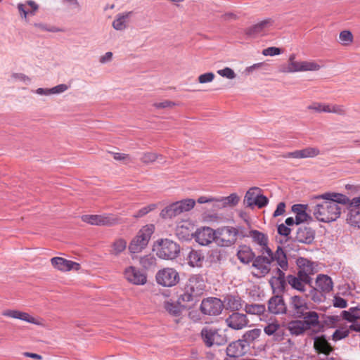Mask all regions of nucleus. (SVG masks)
I'll list each match as a JSON object with an SVG mask.
<instances>
[{"instance_id": "nucleus-56", "label": "nucleus", "mask_w": 360, "mask_h": 360, "mask_svg": "<svg viewBox=\"0 0 360 360\" xmlns=\"http://www.w3.org/2000/svg\"><path fill=\"white\" fill-rule=\"evenodd\" d=\"M346 112V108L343 105L331 104V113L343 116Z\"/></svg>"}, {"instance_id": "nucleus-8", "label": "nucleus", "mask_w": 360, "mask_h": 360, "mask_svg": "<svg viewBox=\"0 0 360 360\" xmlns=\"http://www.w3.org/2000/svg\"><path fill=\"white\" fill-rule=\"evenodd\" d=\"M235 227L223 226L215 230V243L220 247H230L236 242Z\"/></svg>"}, {"instance_id": "nucleus-55", "label": "nucleus", "mask_w": 360, "mask_h": 360, "mask_svg": "<svg viewBox=\"0 0 360 360\" xmlns=\"http://www.w3.org/2000/svg\"><path fill=\"white\" fill-rule=\"evenodd\" d=\"M281 52L282 51L280 48L271 46V47H268L266 49H264L262 51V54L266 56H274L281 54Z\"/></svg>"}, {"instance_id": "nucleus-2", "label": "nucleus", "mask_w": 360, "mask_h": 360, "mask_svg": "<svg viewBox=\"0 0 360 360\" xmlns=\"http://www.w3.org/2000/svg\"><path fill=\"white\" fill-rule=\"evenodd\" d=\"M263 255L255 257L252 260V266L254 269L252 271L254 276L262 278L267 275L271 270V264L273 262H276L277 265L283 269L287 268V256L281 246L278 245L274 252L272 251L271 255L264 256Z\"/></svg>"}, {"instance_id": "nucleus-61", "label": "nucleus", "mask_w": 360, "mask_h": 360, "mask_svg": "<svg viewBox=\"0 0 360 360\" xmlns=\"http://www.w3.org/2000/svg\"><path fill=\"white\" fill-rule=\"evenodd\" d=\"M323 103L319 102H314L311 105L307 106V109L310 110H313L316 112L321 113L322 112Z\"/></svg>"}, {"instance_id": "nucleus-46", "label": "nucleus", "mask_w": 360, "mask_h": 360, "mask_svg": "<svg viewBox=\"0 0 360 360\" xmlns=\"http://www.w3.org/2000/svg\"><path fill=\"white\" fill-rule=\"evenodd\" d=\"M159 157H162V156L155 153L146 152V153H143V155L141 158V161L144 164H150V163L154 162L155 160H157Z\"/></svg>"}, {"instance_id": "nucleus-35", "label": "nucleus", "mask_w": 360, "mask_h": 360, "mask_svg": "<svg viewBox=\"0 0 360 360\" xmlns=\"http://www.w3.org/2000/svg\"><path fill=\"white\" fill-rule=\"evenodd\" d=\"M347 221L352 226L360 229V208L349 210Z\"/></svg>"}, {"instance_id": "nucleus-49", "label": "nucleus", "mask_w": 360, "mask_h": 360, "mask_svg": "<svg viewBox=\"0 0 360 360\" xmlns=\"http://www.w3.org/2000/svg\"><path fill=\"white\" fill-rule=\"evenodd\" d=\"M157 207V205L155 204H150L146 207H142L136 213H135L133 217L134 218H141L146 215L150 212L154 210Z\"/></svg>"}, {"instance_id": "nucleus-29", "label": "nucleus", "mask_w": 360, "mask_h": 360, "mask_svg": "<svg viewBox=\"0 0 360 360\" xmlns=\"http://www.w3.org/2000/svg\"><path fill=\"white\" fill-rule=\"evenodd\" d=\"M316 290L327 293L332 290L333 283L332 279L327 275L319 274L316 279Z\"/></svg>"}, {"instance_id": "nucleus-31", "label": "nucleus", "mask_w": 360, "mask_h": 360, "mask_svg": "<svg viewBox=\"0 0 360 360\" xmlns=\"http://www.w3.org/2000/svg\"><path fill=\"white\" fill-rule=\"evenodd\" d=\"M238 259L243 264H249L255 257V252L250 246L241 245L237 252Z\"/></svg>"}, {"instance_id": "nucleus-20", "label": "nucleus", "mask_w": 360, "mask_h": 360, "mask_svg": "<svg viewBox=\"0 0 360 360\" xmlns=\"http://www.w3.org/2000/svg\"><path fill=\"white\" fill-rule=\"evenodd\" d=\"M51 263L56 269L60 271H78L80 269L79 263L59 257H53Z\"/></svg>"}, {"instance_id": "nucleus-51", "label": "nucleus", "mask_w": 360, "mask_h": 360, "mask_svg": "<svg viewBox=\"0 0 360 360\" xmlns=\"http://www.w3.org/2000/svg\"><path fill=\"white\" fill-rule=\"evenodd\" d=\"M11 78L13 82L19 81L25 84H28L31 82V79L23 73H13L11 75Z\"/></svg>"}, {"instance_id": "nucleus-64", "label": "nucleus", "mask_w": 360, "mask_h": 360, "mask_svg": "<svg viewBox=\"0 0 360 360\" xmlns=\"http://www.w3.org/2000/svg\"><path fill=\"white\" fill-rule=\"evenodd\" d=\"M347 204H349V207H348L349 211V210H352V209L360 208V196L354 198L352 200H349V201Z\"/></svg>"}, {"instance_id": "nucleus-34", "label": "nucleus", "mask_w": 360, "mask_h": 360, "mask_svg": "<svg viewBox=\"0 0 360 360\" xmlns=\"http://www.w3.org/2000/svg\"><path fill=\"white\" fill-rule=\"evenodd\" d=\"M262 193V191L259 187H252L245 193L244 198V203L247 207H252L254 201L257 200V198Z\"/></svg>"}, {"instance_id": "nucleus-9", "label": "nucleus", "mask_w": 360, "mask_h": 360, "mask_svg": "<svg viewBox=\"0 0 360 360\" xmlns=\"http://www.w3.org/2000/svg\"><path fill=\"white\" fill-rule=\"evenodd\" d=\"M248 236L251 238L252 243L257 248L259 252L267 255H272V250L269 246V236L266 233L252 229L249 231Z\"/></svg>"}, {"instance_id": "nucleus-59", "label": "nucleus", "mask_w": 360, "mask_h": 360, "mask_svg": "<svg viewBox=\"0 0 360 360\" xmlns=\"http://www.w3.org/2000/svg\"><path fill=\"white\" fill-rule=\"evenodd\" d=\"M311 219V217L306 212L300 213L295 216V224H300Z\"/></svg>"}, {"instance_id": "nucleus-24", "label": "nucleus", "mask_w": 360, "mask_h": 360, "mask_svg": "<svg viewBox=\"0 0 360 360\" xmlns=\"http://www.w3.org/2000/svg\"><path fill=\"white\" fill-rule=\"evenodd\" d=\"M269 311L274 314H285L287 307L281 296L276 295L272 297L268 302Z\"/></svg>"}, {"instance_id": "nucleus-25", "label": "nucleus", "mask_w": 360, "mask_h": 360, "mask_svg": "<svg viewBox=\"0 0 360 360\" xmlns=\"http://www.w3.org/2000/svg\"><path fill=\"white\" fill-rule=\"evenodd\" d=\"M315 231L310 227L301 226L296 233V240L302 243L311 244L314 240Z\"/></svg>"}, {"instance_id": "nucleus-38", "label": "nucleus", "mask_w": 360, "mask_h": 360, "mask_svg": "<svg viewBox=\"0 0 360 360\" xmlns=\"http://www.w3.org/2000/svg\"><path fill=\"white\" fill-rule=\"evenodd\" d=\"M244 310L247 314L253 315H261L263 314L266 310L264 304H245Z\"/></svg>"}, {"instance_id": "nucleus-52", "label": "nucleus", "mask_w": 360, "mask_h": 360, "mask_svg": "<svg viewBox=\"0 0 360 360\" xmlns=\"http://www.w3.org/2000/svg\"><path fill=\"white\" fill-rule=\"evenodd\" d=\"M217 74L223 77L233 79L236 77V75L234 71L230 68H225L217 71Z\"/></svg>"}, {"instance_id": "nucleus-17", "label": "nucleus", "mask_w": 360, "mask_h": 360, "mask_svg": "<svg viewBox=\"0 0 360 360\" xmlns=\"http://www.w3.org/2000/svg\"><path fill=\"white\" fill-rule=\"evenodd\" d=\"M272 25L273 20L271 19H266L246 28L245 34L247 36L253 38L260 35H264Z\"/></svg>"}, {"instance_id": "nucleus-60", "label": "nucleus", "mask_w": 360, "mask_h": 360, "mask_svg": "<svg viewBox=\"0 0 360 360\" xmlns=\"http://www.w3.org/2000/svg\"><path fill=\"white\" fill-rule=\"evenodd\" d=\"M347 301L340 297H335L333 300V306L338 308H345L347 307Z\"/></svg>"}, {"instance_id": "nucleus-21", "label": "nucleus", "mask_w": 360, "mask_h": 360, "mask_svg": "<svg viewBox=\"0 0 360 360\" xmlns=\"http://www.w3.org/2000/svg\"><path fill=\"white\" fill-rule=\"evenodd\" d=\"M4 316L10 317L13 319H20L27 323H33L34 325H42L40 320L35 319L28 313L23 312L15 309H6L2 311Z\"/></svg>"}, {"instance_id": "nucleus-44", "label": "nucleus", "mask_w": 360, "mask_h": 360, "mask_svg": "<svg viewBox=\"0 0 360 360\" xmlns=\"http://www.w3.org/2000/svg\"><path fill=\"white\" fill-rule=\"evenodd\" d=\"M127 247V242L125 240L120 238L116 240L112 245L111 254L118 255L123 252Z\"/></svg>"}, {"instance_id": "nucleus-62", "label": "nucleus", "mask_w": 360, "mask_h": 360, "mask_svg": "<svg viewBox=\"0 0 360 360\" xmlns=\"http://www.w3.org/2000/svg\"><path fill=\"white\" fill-rule=\"evenodd\" d=\"M285 204L283 202H281L278 204L276 210L274 211L273 216L277 217L282 215L285 211Z\"/></svg>"}, {"instance_id": "nucleus-22", "label": "nucleus", "mask_w": 360, "mask_h": 360, "mask_svg": "<svg viewBox=\"0 0 360 360\" xmlns=\"http://www.w3.org/2000/svg\"><path fill=\"white\" fill-rule=\"evenodd\" d=\"M215 230L210 227H203L195 233V240L201 245H207L215 242Z\"/></svg>"}, {"instance_id": "nucleus-6", "label": "nucleus", "mask_w": 360, "mask_h": 360, "mask_svg": "<svg viewBox=\"0 0 360 360\" xmlns=\"http://www.w3.org/2000/svg\"><path fill=\"white\" fill-rule=\"evenodd\" d=\"M201 337L208 347L213 345H223L227 342L226 335L220 330L213 327L203 328L201 330Z\"/></svg>"}, {"instance_id": "nucleus-43", "label": "nucleus", "mask_w": 360, "mask_h": 360, "mask_svg": "<svg viewBox=\"0 0 360 360\" xmlns=\"http://www.w3.org/2000/svg\"><path fill=\"white\" fill-rule=\"evenodd\" d=\"M302 61H294L288 63L287 65H283L281 68L280 71L283 73H292L296 72H301Z\"/></svg>"}, {"instance_id": "nucleus-19", "label": "nucleus", "mask_w": 360, "mask_h": 360, "mask_svg": "<svg viewBox=\"0 0 360 360\" xmlns=\"http://www.w3.org/2000/svg\"><path fill=\"white\" fill-rule=\"evenodd\" d=\"M320 154V150L316 147H307L302 150H297L283 154V158L303 159L314 158Z\"/></svg>"}, {"instance_id": "nucleus-30", "label": "nucleus", "mask_w": 360, "mask_h": 360, "mask_svg": "<svg viewBox=\"0 0 360 360\" xmlns=\"http://www.w3.org/2000/svg\"><path fill=\"white\" fill-rule=\"evenodd\" d=\"M287 329L292 336H301L305 334L308 330L302 322V320H292L288 323Z\"/></svg>"}, {"instance_id": "nucleus-54", "label": "nucleus", "mask_w": 360, "mask_h": 360, "mask_svg": "<svg viewBox=\"0 0 360 360\" xmlns=\"http://www.w3.org/2000/svg\"><path fill=\"white\" fill-rule=\"evenodd\" d=\"M214 77L215 76L213 72H206L200 75L198 77V80L200 84L208 83L212 82L214 79Z\"/></svg>"}, {"instance_id": "nucleus-33", "label": "nucleus", "mask_w": 360, "mask_h": 360, "mask_svg": "<svg viewBox=\"0 0 360 360\" xmlns=\"http://www.w3.org/2000/svg\"><path fill=\"white\" fill-rule=\"evenodd\" d=\"M131 15V12L117 14L112 24L113 28L119 31L125 30L127 27L129 19Z\"/></svg>"}, {"instance_id": "nucleus-41", "label": "nucleus", "mask_w": 360, "mask_h": 360, "mask_svg": "<svg viewBox=\"0 0 360 360\" xmlns=\"http://www.w3.org/2000/svg\"><path fill=\"white\" fill-rule=\"evenodd\" d=\"M269 282L274 292L280 293L285 290L287 281L272 277Z\"/></svg>"}, {"instance_id": "nucleus-5", "label": "nucleus", "mask_w": 360, "mask_h": 360, "mask_svg": "<svg viewBox=\"0 0 360 360\" xmlns=\"http://www.w3.org/2000/svg\"><path fill=\"white\" fill-rule=\"evenodd\" d=\"M195 205V201L193 199H184L166 207L161 211L160 216L165 219H171L184 212L190 211L194 207Z\"/></svg>"}, {"instance_id": "nucleus-18", "label": "nucleus", "mask_w": 360, "mask_h": 360, "mask_svg": "<svg viewBox=\"0 0 360 360\" xmlns=\"http://www.w3.org/2000/svg\"><path fill=\"white\" fill-rule=\"evenodd\" d=\"M124 278L134 285H143L146 283V276L134 266L127 267L124 272Z\"/></svg>"}, {"instance_id": "nucleus-7", "label": "nucleus", "mask_w": 360, "mask_h": 360, "mask_svg": "<svg viewBox=\"0 0 360 360\" xmlns=\"http://www.w3.org/2000/svg\"><path fill=\"white\" fill-rule=\"evenodd\" d=\"M180 247L174 241L162 239L158 243L157 255L164 259H174L179 255Z\"/></svg>"}, {"instance_id": "nucleus-12", "label": "nucleus", "mask_w": 360, "mask_h": 360, "mask_svg": "<svg viewBox=\"0 0 360 360\" xmlns=\"http://www.w3.org/2000/svg\"><path fill=\"white\" fill-rule=\"evenodd\" d=\"M223 309L222 302L216 297H209L203 300L200 304V310L202 314L209 316L219 314Z\"/></svg>"}, {"instance_id": "nucleus-13", "label": "nucleus", "mask_w": 360, "mask_h": 360, "mask_svg": "<svg viewBox=\"0 0 360 360\" xmlns=\"http://www.w3.org/2000/svg\"><path fill=\"white\" fill-rule=\"evenodd\" d=\"M289 312L296 319H301L304 312L308 309L306 301L297 295L292 296L289 301Z\"/></svg>"}, {"instance_id": "nucleus-50", "label": "nucleus", "mask_w": 360, "mask_h": 360, "mask_svg": "<svg viewBox=\"0 0 360 360\" xmlns=\"http://www.w3.org/2000/svg\"><path fill=\"white\" fill-rule=\"evenodd\" d=\"M340 40L343 45H348L352 42L353 36L350 31L344 30L340 33Z\"/></svg>"}, {"instance_id": "nucleus-45", "label": "nucleus", "mask_w": 360, "mask_h": 360, "mask_svg": "<svg viewBox=\"0 0 360 360\" xmlns=\"http://www.w3.org/2000/svg\"><path fill=\"white\" fill-rule=\"evenodd\" d=\"M320 68L321 65L314 60L302 61L301 72L318 71Z\"/></svg>"}, {"instance_id": "nucleus-10", "label": "nucleus", "mask_w": 360, "mask_h": 360, "mask_svg": "<svg viewBox=\"0 0 360 360\" xmlns=\"http://www.w3.org/2000/svg\"><path fill=\"white\" fill-rule=\"evenodd\" d=\"M157 283L165 287H172L179 281L178 272L172 268H165L158 271L155 276Z\"/></svg>"}, {"instance_id": "nucleus-4", "label": "nucleus", "mask_w": 360, "mask_h": 360, "mask_svg": "<svg viewBox=\"0 0 360 360\" xmlns=\"http://www.w3.org/2000/svg\"><path fill=\"white\" fill-rule=\"evenodd\" d=\"M154 231L155 226L153 224L143 226L131 241L129 245V251L131 253L141 252L148 245Z\"/></svg>"}, {"instance_id": "nucleus-32", "label": "nucleus", "mask_w": 360, "mask_h": 360, "mask_svg": "<svg viewBox=\"0 0 360 360\" xmlns=\"http://www.w3.org/2000/svg\"><path fill=\"white\" fill-rule=\"evenodd\" d=\"M231 311H238L243 307V301L239 296L229 295L224 300L223 306Z\"/></svg>"}, {"instance_id": "nucleus-58", "label": "nucleus", "mask_w": 360, "mask_h": 360, "mask_svg": "<svg viewBox=\"0 0 360 360\" xmlns=\"http://www.w3.org/2000/svg\"><path fill=\"white\" fill-rule=\"evenodd\" d=\"M69 86L65 84H58L54 87L51 88V94H59L61 93L65 92L68 89Z\"/></svg>"}, {"instance_id": "nucleus-48", "label": "nucleus", "mask_w": 360, "mask_h": 360, "mask_svg": "<svg viewBox=\"0 0 360 360\" xmlns=\"http://www.w3.org/2000/svg\"><path fill=\"white\" fill-rule=\"evenodd\" d=\"M140 264L142 265L143 267L146 269H149L155 265V258L151 255H146L141 258Z\"/></svg>"}, {"instance_id": "nucleus-15", "label": "nucleus", "mask_w": 360, "mask_h": 360, "mask_svg": "<svg viewBox=\"0 0 360 360\" xmlns=\"http://www.w3.org/2000/svg\"><path fill=\"white\" fill-rule=\"evenodd\" d=\"M84 222L95 226L112 225L117 219L112 215L86 214L82 217Z\"/></svg>"}, {"instance_id": "nucleus-27", "label": "nucleus", "mask_w": 360, "mask_h": 360, "mask_svg": "<svg viewBox=\"0 0 360 360\" xmlns=\"http://www.w3.org/2000/svg\"><path fill=\"white\" fill-rule=\"evenodd\" d=\"M314 348L316 352L326 355L330 354L333 350L332 346L324 335L315 337L314 338Z\"/></svg>"}, {"instance_id": "nucleus-47", "label": "nucleus", "mask_w": 360, "mask_h": 360, "mask_svg": "<svg viewBox=\"0 0 360 360\" xmlns=\"http://www.w3.org/2000/svg\"><path fill=\"white\" fill-rule=\"evenodd\" d=\"M350 329L347 328H341L335 330L333 333L332 338L335 341L342 340L347 337L349 334Z\"/></svg>"}, {"instance_id": "nucleus-63", "label": "nucleus", "mask_w": 360, "mask_h": 360, "mask_svg": "<svg viewBox=\"0 0 360 360\" xmlns=\"http://www.w3.org/2000/svg\"><path fill=\"white\" fill-rule=\"evenodd\" d=\"M291 232V229L288 228L286 225L281 224L278 226V233L284 236H288L290 235Z\"/></svg>"}, {"instance_id": "nucleus-26", "label": "nucleus", "mask_w": 360, "mask_h": 360, "mask_svg": "<svg viewBox=\"0 0 360 360\" xmlns=\"http://www.w3.org/2000/svg\"><path fill=\"white\" fill-rule=\"evenodd\" d=\"M287 283L295 290L300 292H304L306 290V285H310L311 283L309 280H304V277L300 276V274L288 275L286 276Z\"/></svg>"}, {"instance_id": "nucleus-11", "label": "nucleus", "mask_w": 360, "mask_h": 360, "mask_svg": "<svg viewBox=\"0 0 360 360\" xmlns=\"http://www.w3.org/2000/svg\"><path fill=\"white\" fill-rule=\"evenodd\" d=\"M301 319L302 322L304 323L308 331H310V334L318 333L321 331L323 326L321 325L319 321V315L314 311L306 310L304 312L303 316Z\"/></svg>"}, {"instance_id": "nucleus-36", "label": "nucleus", "mask_w": 360, "mask_h": 360, "mask_svg": "<svg viewBox=\"0 0 360 360\" xmlns=\"http://www.w3.org/2000/svg\"><path fill=\"white\" fill-rule=\"evenodd\" d=\"M342 316L349 322H354L357 319H360V308L351 307L348 311H342Z\"/></svg>"}, {"instance_id": "nucleus-1", "label": "nucleus", "mask_w": 360, "mask_h": 360, "mask_svg": "<svg viewBox=\"0 0 360 360\" xmlns=\"http://www.w3.org/2000/svg\"><path fill=\"white\" fill-rule=\"evenodd\" d=\"M314 199L313 214L318 221L324 223L337 220L341 214L339 204L347 205L349 201L345 195L337 193H326L315 196Z\"/></svg>"}, {"instance_id": "nucleus-28", "label": "nucleus", "mask_w": 360, "mask_h": 360, "mask_svg": "<svg viewBox=\"0 0 360 360\" xmlns=\"http://www.w3.org/2000/svg\"><path fill=\"white\" fill-rule=\"evenodd\" d=\"M264 332L269 336H273L274 340H282L283 332L281 324L277 321L268 323L264 328Z\"/></svg>"}, {"instance_id": "nucleus-16", "label": "nucleus", "mask_w": 360, "mask_h": 360, "mask_svg": "<svg viewBox=\"0 0 360 360\" xmlns=\"http://www.w3.org/2000/svg\"><path fill=\"white\" fill-rule=\"evenodd\" d=\"M226 325L233 330H241L245 328L249 320L245 314L233 312L225 320Z\"/></svg>"}, {"instance_id": "nucleus-57", "label": "nucleus", "mask_w": 360, "mask_h": 360, "mask_svg": "<svg viewBox=\"0 0 360 360\" xmlns=\"http://www.w3.org/2000/svg\"><path fill=\"white\" fill-rule=\"evenodd\" d=\"M113 158L116 160H123L126 163L131 162L132 161L131 157L128 154L122 153H112Z\"/></svg>"}, {"instance_id": "nucleus-42", "label": "nucleus", "mask_w": 360, "mask_h": 360, "mask_svg": "<svg viewBox=\"0 0 360 360\" xmlns=\"http://www.w3.org/2000/svg\"><path fill=\"white\" fill-rule=\"evenodd\" d=\"M164 306L165 310L172 316H179L181 314V307L177 303L167 301L165 302Z\"/></svg>"}, {"instance_id": "nucleus-37", "label": "nucleus", "mask_w": 360, "mask_h": 360, "mask_svg": "<svg viewBox=\"0 0 360 360\" xmlns=\"http://www.w3.org/2000/svg\"><path fill=\"white\" fill-rule=\"evenodd\" d=\"M240 201V197L238 194L233 193L226 197H221V202L224 208L233 207L236 206Z\"/></svg>"}, {"instance_id": "nucleus-23", "label": "nucleus", "mask_w": 360, "mask_h": 360, "mask_svg": "<svg viewBox=\"0 0 360 360\" xmlns=\"http://www.w3.org/2000/svg\"><path fill=\"white\" fill-rule=\"evenodd\" d=\"M247 344L241 340L233 342L226 348V354L229 357L236 359L243 356L247 352Z\"/></svg>"}, {"instance_id": "nucleus-40", "label": "nucleus", "mask_w": 360, "mask_h": 360, "mask_svg": "<svg viewBox=\"0 0 360 360\" xmlns=\"http://www.w3.org/2000/svg\"><path fill=\"white\" fill-rule=\"evenodd\" d=\"M261 334L260 329L255 328L250 330L246 331L243 336L242 341H244L245 344H247V347H248L249 344L258 338Z\"/></svg>"}, {"instance_id": "nucleus-3", "label": "nucleus", "mask_w": 360, "mask_h": 360, "mask_svg": "<svg viewBox=\"0 0 360 360\" xmlns=\"http://www.w3.org/2000/svg\"><path fill=\"white\" fill-rule=\"evenodd\" d=\"M205 288V284L202 278L198 275H193L188 280L181 298L184 302L193 301L203 293Z\"/></svg>"}, {"instance_id": "nucleus-39", "label": "nucleus", "mask_w": 360, "mask_h": 360, "mask_svg": "<svg viewBox=\"0 0 360 360\" xmlns=\"http://www.w3.org/2000/svg\"><path fill=\"white\" fill-rule=\"evenodd\" d=\"M203 259L202 254L195 250H192L188 256V264L193 267L200 266Z\"/></svg>"}, {"instance_id": "nucleus-53", "label": "nucleus", "mask_w": 360, "mask_h": 360, "mask_svg": "<svg viewBox=\"0 0 360 360\" xmlns=\"http://www.w3.org/2000/svg\"><path fill=\"white\" fill-rule=\"evenodd\" d=\"M268 202V198L261 193L259 197L257 198V200L253 202L251 207L257 206L258 208H262L267 205Z\"/></svg>"}, {"instance_id": "nucleus-14", "label": "nucleus", "mask_w": 360, "mask_h": 360, "mask_svg": "<svg viewBox=\"0 0 360 360\" xmlns=\"http://www.w3.org/2000/svg\"><path fill=\"white\" fill-rule=\"evenodd\" d=\"M297 265L298 266L297 274H300V276L304 277V280L307 279L311 282V276L316 272L314 263L306 258L300 257L297 259Z\"/></svg>"}]
</instances>
